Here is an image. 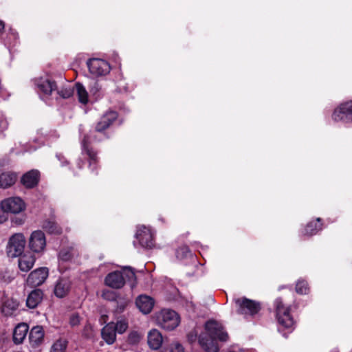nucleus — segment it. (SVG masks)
I'll list each match as a JSON object with an SVG mask.
<instances>
[{"instance_id":"c756f323","label":"nucleus","mask_w":352,"mask_h":352,"mask_svg":"<svg viewBox=\"0 0 352 352\" xmlns=\"http://www.w3.org/2000/svg\"><path fill=\"white\" fill-rule=\"evenodd\" d=\"M67 344L65 339H58L52 345L50 352H66Z\"/></svg>"},{"instance_id":"6ab92c4d","label":"nucleus","mask_w":352,"mask_h":352,"mask_svg":"<svg viewBox=\"0 0 352 352\" xmlns=\"http://www.w3.org/2000/svg\"><path fill=\"white\" fill-rule=\"evenodd\" d=\"M163 337L162 333L155 329H153L148 333L147 342L153 350H158L162 345Z\"/></svg>"},{"instance_id":"39448f33","label":"nucleus","mask_w":352,"mask_h":352,"mask_svg":"<svg viewBox=\"0 0 352 352\" xmlns=\"http://www.w3.org/2000/svg\"><path fill=\"white\" fill-rule=\"evenodd\" d=\"M25 238L22 233L12 234L8 240L6 245V252L10 257H17L24 251Z\"/></svg>"},{"instance_id":"9b49d317","label":"nucleus","mask_w":352,"mask_h":352,"mask_svg":"<svg viewBox=\"0 0 352 352\" xmlns=\"http://www.w3.org/2000/svg\"><path fill=\"white\" fill-rule=\"evenodd\" d=\"M0 207L4 212L18 214L25 210L26 206L21 198L12 197L1 201Z\"/></svg>"},{"instance_id":"f03ea898","label":"nucleus","mask_w":352,"mask_h":352,"mask_svg":"<svg viewBox=\"0 0 352 352\" xmlns=\"http://www.w3.org/2000/svg\"><path fill=\"white\" fill-rule=\"evenodd\" d=\"M276 307V316L278 322V331L280 332L287 330L288 333L294 329L295 322L290 314V308L285 306L281 298H276L274 301Z\"/></svg>"},{"instance_id":"f257e3e1","label":"nucleus","mask_w":352,"mask_h":352,"mask_svg":"<svg viewBox=\"0 0 352 352\" xmlns=\"http://www.w3.org/2000/svg\"><path fill=\"white\" fill-rule=\"evenodd\" d=\"M228 338L221 324L209 320L205 324V331L199 337V343L206 352H218L217 341L226 342Z\"/></svg>"},{"instance_id":"4be33fe9","label":"nucleus","mask_w":352,"mask_h":352,"mask_svg":"<svg viewBox=\"0 0 352 352\" xmlns=\"http://www.w3.org/2000/svg\"><path fill=\"white\" fill-rule=\"evenodd\" d=\"M29 327L25 323L19 324L14 329L13 341L15 344H21L26 338Z\"/></svg>"},{"instance_id":"bb28decb","label":"nucleus","mask_w":352,"mask_h":352,"mask_svg":"<svg viewBox=\"0 0 352 352\" xmlns=\"http://www.w3.org/2000/svg\"><path fill=\"white\" fill-rule=\"evenodd\" d=\"M19 302L13 298H9L3 302L1 312L6 316H10L14 314L18 309Z\"/></svg>"},{"instance_id":"a211bd4d","label":"nucleus","mask_w":352,"mask_h":352,"mask_svg":"<svg viewBox=\"0 0 352 352\" xmlns=\"http://www.w3.org/2000/svg\"><path fill=\"white\" fill-rule=\"evenodd\" d=\"M138 308L144 314L150 313L154 306L153 298L146 295H140L135 301Z\"/></svg>"},{"instance_id":"c85d7f7f","label":"nucleus","mask_w":352,"mask_h":352,"mask_svg":"<svg viewBox=\"0 0 352 352\" xmlns=\"http://www.w3.org/2000/svg\"><path fill=\"white\" fill-rule=\"evenodd\" d=\"M42 227L50 234H60L61 232V228L52 219L44 221Z\"/></svg>"},{"instance_id":"c9c22d12","label":"nucleus","mask_w":352,"mask_h":352,"mask_svg":"<svg viewBox=\"0 0 352 352\" xmlns=\"http://www.w3.org/2000/svg\"><path fill=\"white\" fill-rule=\"evenodd\" d=\"M142 338V335L136 331H131L128 336V342L131 344H137Z\"/></svg>"},{"instance_id":"72a5a7b5","label":"nucleus","mask_w":352,"mask_h":352,"mask_svg":"<svg viewBox=\"0 0 352 352\" xmlns=\"http://www.w3.org/2000/svg\"><path fill=\"white\" fill-rule=\"evenodd\" d=\"M17 39H18L17 32L13 29H10L9 32H8V38L5 41V44L6 45H8L9 47L10 45H14L17 41Z\"/></svg>"},{"instance_id":"2f4dec72","label":"nucleus","mask_w":352,"mask_h":352,"mask_svg":"<svg viewBox=\"0 0 352 352\" xmlns=\"http://www.w3.org/2000/svg\"><path fill=\"white\" fill-rule=\"evenodd\" d=\"M128 326V320L126 318H122L115 324V330L117 333L122 334L126 331Z\"/></svg>"},{"instance_id":"f8f14e48","label":"nucleus","mask_w":352,"mask_h":352,"mask_svg":"<svg viewBox=\"0 0 352 352\" xmlns=\"http://www.w3.org/2000/svg\"><path fill=\"white\" fill-rule=\"evenodd\" d=\"M235 302L239 307V313L245 316H253L256 314L261 309L258 302L246 298H237L235 300Z\"/></svg>"},{"instance_id":"4c0bfd02","label":"nucleus","mask_w":352,"mask_h":352,"mask_svg":"<svg viewBox=\"0 0 352 352\" xmlns=\"http://www.w3.org/2000/svg\"><path fill=\"white\" fill-rule=\"evenodd\" d=\"M8 127V122L5 115L0 111V131H4Z\"/></svg>"},{"instance_id":"a878e982","label":"nucleus","mask_w":352,"mask_h":352,"mask_svg":"<svg viewBox=\"0 0 352 352\" xmlns=\"http://www.w3.org/2000/svg\"><path fill=\"white\" fill-rule=\"evenodd\" d=\"M17 175L13 172H4L0 175V188H8L16 181Z\"/></svg>"},{"instance_id":"2eb2a0df","label":"nucleus","mask_w":352,"mask_h":352,"mask_svg":"<svg viewBox=\"0 0 352 352\" xmlns=\"http://www.w3.org/2000/svg\"><path fill=\"white\" fill-rule=\"evenodd\" d=\"M18 265L21 271L27 272L34 266L36 257L31 252H26L19 256Z\"/></svg>"},{"instance_id":"58836bf2","label":"nucleus","mask_w":352,"mask_h":352,"mask_svg":"<svg viewBox=\"0 0 352 352\" xmlns=\"http://www.w3.org/2000/svg\"><path fill=\"white\" fill-rule=\"evenodd\" d=\"M169 352H185V351L180 343L175 342L170 344Z\"/></svg>"},{"instance_id":"ea45409f","label":"nucleus","mask_w":352,"mask_h":352,"mask_svg":"<svg viewBox=\"0 0 352 352\" xmlns=\"http://www.w3.org/2000/svg\"><path fill=\"white\" fill-rule=\"evenodd\" d=\"M80 322V318L78 314H72L69 319V323L72 327L78 325Z\"/></svg>"},{"instance_id":"de8ad7c7","label":"nucleus","mask_w":352,"mask_h":352,"mask_svg":"<svg viewBox=\"0 0 352 352\" xmlns=\"http://www.w3.org/2000/svg\"><path fill=\"white\" fill-rule=\"evenodd\" d=\"M85 336H86L87 337H90V336H91V335H89V333H85Z\"/></svg>"},{"instance_id":"dca6fc26","label":"nucleus","mask_w":352,"mask_h":352,"mask_svg":"<svg viewBox=\"0 0 352 352\" xmlns=\"http://www.w3.org/2000/svg\"><path fill=\"white\" fill-rule=\"evenodd\" d=\"M118 118V113L114 111L106 112L100 118V120L96 125V131L102 133L108 128Z\"/></svg>"},{"instance_id":"79ce46f5","label":"nucleus","mask_w":352,"mask_h":352,"mask_svg":"<svg viewBox=\"0 0 352 352\" xmlns=\"http://www.w3.org/2000/svg\"><path fill=\"white\" fill-rule=\"evenodd\" d=\"M4 213L3 210L0 211V223H3L7 220V216Z\"/></svg>"},{"instance_id":"1a4fd4ad","label":"nucleus","mask_w":352,"mask_h":352,"mask_svg":"<svg viewBox=\"0 0 352 352\" xmlns=\"http://www.w3.org/2000/svg\"><path fill=\"white\" fill-rule=\"evenodd\" d=\"M332 119L335 122L349 123L352 122V100L340 104L333 111Z\"/></svg>"},{"instance_id":"a19ab883","label":"nucleus","mask_w":352,"mask_h":352,"mask_svg":"<svg viewBox=\"0 0 352 352\" xmlns=\"http://www.w3.org/2000/svg\"><path fill=\"white\" fill-rule=\"evenodd\" d=\"M102 296L104 299L108 300H113L116 298L115 293L108 289L104 290Z\"/></svg>"},{"instance_id":"37998d69","label":"nucleus","mask_w":352,"mask_h":352,"mask_svg":"<svg viewBox=\"0 0 352 352\" xmlns=\"http://www.w3.org/2000/svg\"><path fill=\"white\" fill-rule=\"evenodd\" d=\"M5 28V24L3 23V21H0V32H2V30H3Z\"/></svg>"},{"instance_id":"49530a36","label":"nucleus","mask_w":352,"mask_h":352,"mask_svg":"<svg viewBox=\"0 0 352 352\" xmlns=\"http://www.w3.org/2000/svg\"><path fill=\"white\" fill-rule=\"evenodd\" d=\"M88 329H90V330L91 329V325H89V324H88V325H87V326H85V331H87Z\"/></svg>"},{"instance_id":"4468645a","label":"nucleus","mask_w":352,"mask_h":352,"mask_svg":"<svg viewBox=\"0 0 352 352\" xmlns=\"http://www.w3.org/2000/svg\"><path fill=\"white\" fill-rule=\"evenodd\" d=\"M72 282L68 278H60L56 283L54 292L56 297L63 298L66 296L71 289Z\"/></svg>"},{"instance_id":"f3484780","label":"nucleus","mask_w":352,"mask_h":352,"mask_svg":"<svg viewBox=\"0 0 352 352\" xmlns=\"http://www.w3.org/2000/svg\"><path fill=\"white\" fill-rule=\"evenodd\" d=\"M89 138L88 136H85L82 141V153H86L89 157V168L92 171H94L97 168V156L96 153L89 147Z\"/></svg>"},{"instance_id":"cd10ccee","label":"nucleus","mask_w":352,"mask_h":352,"mask_svg":"<svg viewBox=\"0 0 352 352\" xmlns=\"http://www.w3.org/2000/svg\"><path fill=\"white\" fill-rule=\"evenodd\" d=\"M321 219L317 218L316 221H310L307 223L306 227L303 229L302 233L306 236H312L316 234L319 230L322 229V224L320 223Z\"/></svg>"},{"instance_id":"9d476101","label":"nucleus","mask_w":352,"mask_h":352,"mask_svg":"<svg viewBox=\"0 0 352 352\" xmlns=\"http://www.w3.org/2000/svg\"><path fill=\"white\" fill-rule=\"evenodd\" d=\"M135 239L139 245L144 248L150 249L154 247V232L148 227L138 226L135 233Z\"/></svg>"},{"instance_id":"7c9ffc66","label":"nucleus","mask_w":352,"mask_h":352,"mask_svg":"<svg viewBox=\"0 0 352 352\" xmlns=\"http://www.w3.org/2000/svg\"><path fill=\"white\" fill-rule=\"evenodd\" d=\"M176 257L179 261H184L185 259L192 258V254L189 250L188 247L184 245L179 248L176 250Z\"/></svg>"},{"instance_id":"7ed1b4c3","label":"nucleus","mask_w":352,"mask_h":352,"mask_svg":"<svg viewBox=\"0 0 352 352\" xmlns=\"http://www.w3.org/2000/svg\"><path fill=\"white\" fill-rule=\"evenodd\" d=\"M126 280L132 282L133 287L135 281V274L131 267H124L122 272L115 271L109 273L105 278V284L114 289L122 287Z\"/></svg>"},{"instance_id":"6e6552de","label":"nucleus","mask_w":352,"mask_h":352,"mask_svg":"<svg viewBox=\"0 0 352 352\" xmlns=\"http://www.w3.org/2000/svg\"><path fill=\"white\" fill-rule=\"evenodd\" d=\"M34 84L38 93L43 99L50 96L57 88L56 82L48 75L36 78Z\"/></svg>"},{"instance_id":"423d86ee","label":"nucleus","mask_w":352,"mask_h":352,"mask_svg":"<svg viewBox=\"0 0 352 352\" xmlns=\"http://www.w3.org/2000/svg\"><path fill=\"white\" fill-rule=\"evenodd\" d=\"M87 65L90 74L94 78L104 76L111 70L109 63L101 58H90L87 60Z\"/></svg>"},{"instance_id":"f704fd0d","label":"nucleus","mask_w":352,"mask_h":352,"mask_svg":"<svg viewBox=\"0 0 352 352\" xmlns=\"http://www.w3.org/2000/svg\"><path fill=\"white\" fill-rule=\"evenodd\" d=\"M296 291L300 294H306L309 292L307 283L303 280H299L296 285Z\"/></svg>"},{"instance_id":"393cba45","label":"nucleus","mask_w":352,"mask_h":352,"mask_svg":"<svg viewBox=\"0 0 352 352\" xmlns=\"http://www.w3.org/2000/svg\"><path fill=\"white\" fill-rule=\"evenodd\" d=\"M43 299V292L41 289L33 290L28 296L26 305L30 309L36 308Z\"/></svg>"},{"instance_id":"aec40b11","label":"nucleus","mask_w":352,"mask_h":352,"mask_svg":"<svg viewBox=\"0 0 352 352\" xmlns=\"http://www.w3.org/2000/svg\"><path fill=\"white\" fill-rule=\"evenodd\" d=\"M40 173L37 170H31L25 173L21 179V184L27 188H34L39 180Z\"/></svg>"},{"instance_id":"ddd939ff","label":"nucleus","mask_w":352,"mask_h":352,"mask_svg":"<svg viewBox=\"0 0 352 352\" xmlns=\"http://www.w3.org/2000/svg\"><path fill=\"white\" fill-rule=\"evenodd\" d=\"M49 274L47 267H39L32 271L28 276L26 283L30 287H34L42 285Z\"/></svg>"},{"instance_id":"412c9836","label":"nucleus","mask_w":352,"mask_h":352,"mask_svg":"<svg viewBox=\"0 0 352 352\" xmlns=\"http://www.w3.org/2000/svg\"><path fill=\"white\" fill-rule=\"evenodd\" d=\"M102 339L108 344L114 343L116 339V331L115 330V324L113 322H109L105 325L101 331Z\"/></svg>"},{"instance_id":"b1692460","label":"nucleus","mask_w":352,"mask_h":352,"mask_svg":"<svg viewBox=\"0 0 352 352\" xmlns=\"http://www.w3.org/2000/svg\"><path fill=\"white\" fill-rule=\"evenodd\" d=\"M44 332L42 327H34L29 335V340L31 344L34 346L39 345L43 340Z\"/></svg>"},{"instance_id":"20e7f679","label":"nucleus","mask_w":352,"mask_h":352,"mask_svg":"<svg viewBox=\"0 0 352 352\" xmlns=\"http://www.w3.org/2000/svg\"><path fill=\"white\" fill-rule=\"evenodd\" d=\"M156 322L164 329L170 331L179 324L180 318L175 311L164 309L157 314Z\"/></svg>"},{"instance_id":"5701e85b","label":"nucleus","mask_w":352,"mask_h":352,"mask_svg":"<svg viewBox=\"0 0 352 352\" xmlns=\"http://www.w3.org/2000/svg\"><path fill=\"white\" fill-rule=\"evenodd\" d=\"M74 93L78 102L86 105L89 102L88 91L85 86L80 82H76L74 86Z\"/></svg>"},{"instance_id":"e433bc0d","label":"nucleus","mask_w":352,"mask_h":352,"mask_svg":"<svg viewBox=\"0 0 352 352\" xmlns=\"http://www.w3.org/2000/svg\"><path fill=\"white\" fill-rule=\"evenodd\" d=\"M74 256L73 250L63 249L59 252V259L62 261H68L72 259Z\"/></svg>"},{"instance_id":"09e8293b","label":"nucleus","mask_w":352,"mask_h":352,"mask_svg":"<svg viewBox=\"0 0 352 352\" xmlns=\"http://www.w3.org/2000/svg\"><path fill=\"white\" fill-rule=\"evenodd\" d=\"M133 244H134L135 246H136V241H134Z\"/></svg>"},{"instance_id":"0eeeda50","label":"nucleus","mask_w":352,"mask_h":352,"mask_svg":"<svg viewBox=\"0 0 352 352\" xmlns=\"http://www.w3.org/2000/svg\"><path fill=\"white\" fill-rule=\"evenodd\" d=\"M47 241L45 233L41 230L33 231L28 239V248L34 254H43L46 248Z\"/></svg>"},{"instance_id":"c03bdc74","label":"nucleus","mask_w":352,"mask_h":352,"mask_svg":"<svg viewBox=\"0 0 352 352\" xmlns=\"http://www.w3.org/2000/svg\"><path fill=\"white\" fill-rule=\"evenodd\" d=\"M56 157L60 162L63 161V160H64V157L63 155H61L60 154H57Z\"/></svg>"},{"instance_id":"473e14b6","label":"nucleus","mask_w":352,"mask_h":352,"mask_svg":"<svg viewBox=\"0 0 352 352\" xmlns=\"http://www.w3.org/2000/svg\"><path fill=\"white\" fill-rule=\"evenodd\" d=\"M57 92L61 98H69L74 94V87L67 85L58 89Z\"/></svg>"},{"instance_id":"a18cd8bd","label":"nucleus","mask_w":352,"mask_h":352,"mask_svg":"<svg viewBox=\"0 0 352 352\" xmlns=\"http://www.w3.org/2000/svg\"><path fill=\"white\" fill-rule=\"evenodd\" d=\"M82 164H83V163L81 162V160H79V161L78 162L77 165H78V168H81Z\"/></svg>"}]
</instances>
